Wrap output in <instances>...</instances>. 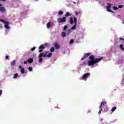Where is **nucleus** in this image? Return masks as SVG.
Instances as JSON below:
<instances>
[{
    "label": "nucleus",
    "mask_w": 124,
    "mask_h": 124,
    "mask_svg": "<svg viewBox=\"0 0 124 124\" xmlns=\"http://www.w3.org/2000/svg\"><path fill=\"white\" fill-rule=\"evenodd\" d=\"M103 57H100V58H94V56L93 55H91L89 57V60L90 61H88L87 65L88 66H91V65H93L95 64V63H97V62H99L102 60H103Z\"/></svg>",
    "instance_id": "1"
},
{
    "label": "nucleus",
    "mask_w": 124,
    "mask_h": 124,
    "mask_svg": "<svg viewBox=\"0 0 124 124\" xmlns=\"http://www.w3.org/2000/svg\"><path fill=\"white\" fill-rule=\"evenodd\" d=\"M47 55H48V52L45 51L44 53H41L38 55L39 59V62H43V58H46L47 57Z\"/></svg>",
    "instance_id": "2"
},
{
    "label": "nucleus",
    "mask_w": 124,
    "mask_h": 124,
    "mask_svg": "<svg viewBox=\"0 0 124 124\" xmlns=\"http://www.w3.org/2000/svg\"><path fill=\"white\" fill-rule=\"evenodd\" d=\"M58 23H65L66 22V17L63 16L62 18H59L57 19Z\"/></svg>",
    "instance_id": "3"
},
{
    "label": "nucleus",
    "mask_w": 124,
    "mask_h": 124,
    "mask_svg": "<svg viewBox=\"0 0 124 124\" xmlns=\"http://www.w3.org/2000/svg\"><path fill=\"white\" fill-rule=\"evenodd\" d=\"M89 76H91V74L90 73H87L84 74L83 76L82 77V80H85V81H86L87 78H88Z\"/></svg>",
    "instance_id": "4"
},
{
    "label": "nucleus",
    "mask_w": 124,
    "mask_h": 124,
    "mask_svg": "<svg viewBox=\"0 0 124 124\" xmlns=\"http://www.w3.org/2000/svg\"><path fill=\"white\" fill-rule=\"evenodd\" d=\"M74 21L75 25L71 27L72 30H76V26L77 25V18L76 17H74Z\"/></svg>",
    "instance_id": "5"
},
{
    "label": "nucleus",
    "mask_w": 124,
    "mask_h": 124,
    "mask_svg": "<svg viewBox=\"0 0 124 124\" xmlns=\"http://www.w3.org/2000/svg\"><path fill=\"white\" fill-rule=\"evenodd\" d=\"M111 5H112V4L108 3V6L106 7L107 10L108 12H112V13H114V12L110 9L111 8Z\"/></svg>",
    "instance_id": "6"
},
{
    "label": "nucleus",
    "mask_w": 124,
    "mask_h": 124,
    "mask_svg": "<svg viewBox=\"0 0 124 124\" xmlns=\"http://www.w3.org/2000/svg\"><path fill=\"white\" fill-rule=\"evenodd\" d=\"M39 53H42L43 52V49H45V46L44 45H42L39 47Z\"/></svg>",
    "instance_id": "7"
},
{
    "label": "nucleus",
    "mask_w": 124,
    "mask_h": 124,
    "mask_svg": "<svg viewBox=\"0 0 124 124\" xmlns=\"http://www.w3.org/2000/svg\"><path fill=\"white\" fill-rule=\"evenodd\" d=\"M1 6H2V4L0 3V12H4V13H5V12H6L5 8H4V7H1Z\"/></svg>",
    "instance_id": "8"
},
{
    "label": "nucleus",
    "mask_w": 124,
    "mask_h": 124,
    "mask_svg": "<svg viewBox=\"0 0 124 124\" xmlns=\"http://www.w3.org/2000/svg\"><path fill=\"white\" fill-rule=\"evenodd\" d=\"M4 28L5 29H7V30H9V29H10V27H9V26H8V25H9V24H10L8 21H6L4 22Z\"/></svg>",
    "instance_id": "9"
},
{
    "label": "nucleus",
    "mask_w": 124,
    "mask_h": 124,
    "mask_svg": "<svg viewBox=\"0 0 124 124\" xmlns=\"http://www.w3.org/2000/svg\"><path fill=\"white\" fill-rule=\"evenodd\" d=\"M54 47L55 48V49L57 50V49H60V46L59 45V44H58V43H55V44H54Z\"/></svg>",
    "instance_id": "10"
},
{
    "label": "nucleus",
    "mask_w": 124,
    "mask_h": 124,
    "mask_svg": "<svg viewBox=\"0 0 124 124\" xmlns=\"http://www.w3.org/2000/svg\"><path fill=\"white\" fill-rule=\"evenodd\" d=\"M28 63H32V62H33V59H32V58H30V59L28 60Z\"/></svg>",
    "instance_id": "11"
},
{
    "label": "nucleus",
    "mask_w": 124,
    "mask_h": 124,
    "mask_svg": "<svg viewBox=\"0 0 124 124\" xmlns=\"http://www.w3.org/2000/svg\"><path fill=\"white\" fill-rule=\"evenodd\" d=\"M70 24L71 25H72L74 23V20H73V18L70 17V20H69Z\"/></svg>",
    "instance_id": "12"
},
{
    "label": "nucleus",
    "mask_w": 124,
    "mask_h": 124,
    "mask_svg": "<svg viewBox=\"0 0 124 124\" xmlns=\"http://www.w3.org/2000/svg\"><path fill=\"white\" fill-rule=\"evenodd\" d=\"M89 56H91V53H87L85 54H84V57L86 59V58H88Z\"/></svg>",
    "instance_id": "13"
},
{
    "label": "nucleus",
    "mask_w": 124,
    "mask_h": 124,
    "mask_svg": "<svg viewBox=\"0 0 124 124\" xmlns=\"http://www.w3.org/2000/svg\"><path fill=\"white\" fill-rule=\"evenodd\" d=\"M62 37H65L66 36V33L65 32H62L61 34Z\"/></svg>",
    "instance_id": "14"
},
{
    "label": "nucleus",
    "mask_w": 124,
    "mask_h": 124,
    "mask_svg": "<svg viewBox=\"0 0 124 124\" xmlns=\"http://www.w3.org/2000/svg\"><path fill=\"white\" fill-rule=\"evenodd\" d=\"M46 27L47 29H49L50 27H51V22H49L46 24Z\"/></svg>",
    "instance_id": "15"
},
{
    "label": "nucleus",
    "mask_w": 124,
    "mask_h": 124,
    "mask_svg": "<svg viewBox=\"0 0 124 124\" xmlns=\"http://www.w3.org/2000/svg\"><path fill=\"white\" fill-rule=\"evenodd\" d=\"M68 16H71V14H70L69 12H67L65 15V16L68 17Z\"/></svg>",
    "instance_id": "16"
},
{
    "label": "nucleus",
    "mask_w": 124,
    "mask_h": 124,
    "mask_svg": "<svg viewBox=\"0 0 124 124\" xmlns=\"http://www.w3.org/2000/svg\"><path fill=\"white\" fill-rule=\"evenodd\" d=\"M20 72L22 73V74H25V69L24 68L21 69Z\"/></svg>",
    "instance_id": "17"
},
{
    "label": "nucleus",
    "mask_w": 124,
    "mask_h": 124,
    "mask_svg": "<svg viewBox=\"0 0 124 124\" xmlns=\"http://www.w3.org/2000/svg\"><path fill=\"white\" fill-rule=\"evenodd\" d=\"M120 47L121 50H122V51H124V46H123V44H121L120 45Z\"/></svg>",
    "instance_id": "18"
},
{
    "label": "nucleus",
    "mask_w": 124,
    "mask_h": 124,
    "mask_svg": "<svg viewBox=\"0 0 124 124\" xmlns=\"http://www.w3.org/2000/svg\"><path fill=\"white\" fill-rule=\"evenodd\" d=\"M46 57H47V58H51V57H52V53L50 52L47 55L46 54Z\"/></svg>",
    "instance_id": "19"
},
{
    "label": "nucleus",
    "mask_w": 124,
    "mask_h": 124,
    "mask_svg": "<svg viewBox=\"0 0 124 124\" xmlns=\"http://www.w3.org/2000/svg\"><path fill=\"white\" fill-rule=\"evenodd\" d=\"M18 77V73H16L14 75L13 78L14 79H15V78H17Z\"/></svg>",
    "instance_id": "20"
},
{
    "label": "nucleus",
    "mask_w": 124,
    "mask_h": 124,
    "mask_svg": "<svg viewBox=\"0 0 124 124\" xmlns=\"http://www.w3.org/2000/svg\"><path fill=\"white\" fill-rule=\"evenodd\" d=\"M58 14H59V15H62V14H63V12L62 11H60L58 12Z\"/></svg>",
    "instance_id": "21"
},
{
    "label": "nucleus",
    "mask_w": 124,
    "mask_h": 124,
    "mask_svg": "<svg viewBox=\"0 0 124 124\" xmlns=\"http://www.w3.org/2000/svg\"><path fill=\"white\" fill-rule=\"evenodd\" d=\"M16 63V61L15 60H14L12 62H11V65H14Z\"/></svg>",
    "instance_id": "22"
},
{
    "label": "nucleus",
    "mask_w": 124,
    "mask_h": 124,
    "mask_svg": "<svg viewBox=\"0 0 124 124\" xmlns=\"http://www.w3.org/2000/svg\"><path fill=\"white\" fill-rule=\"evenodd\" d=\"M116 109H117V107H113L112 109H111V111L112 112H114L115 111V110H116Z\"/></svg>",
    "instance_id": "23"
},
{
    "label": "nucleus",
    "mask_w": 124,
    "mask_h": 124,
    "mask_svg": "<svg viewBox=\"0 0 124 124\" xmlns=\"http://www.w3.org/2000/svg\"><path fill=\"white\" fill-rule=\"evenodd\" d=\"M74 43V40L73 39H71L70 41L69 44H73Z\"/></svg>",
    "instance_id": "24"
},
{
    "label": "nucleus",
    "mask_w": 124,
    "mask_h": 124,
    "mask_svg": "<svg viewBox=\"0 0 124 124\" xmlns=\"http://www.w3.org/2000/svg\"><path fill=\"white\" fill-rule=\"evenodd\" d=\"M50 52H54V51H55V48H54V47H51L50 49Z\"/></svg>",
    "instance_id": "25"
},
{
    "label": "nucleus",
    "mask_w": 124,
    "mask_h": 124,
    "mask_svg": "<svg viewBox=\"0 0 124 124\" xmlns=\"http://www.w3.org/2000/svg\"><path fill=\"white\" fill-rule=\"evenodd\" d=\"M66 29H67V26L66 25L64 26L63 30L65 31Z\"/></svg>",
    "instance_id": "26"
},
{
    "label": "nucleus",
    "mask_w": 124,
    "mask_h": 124,
    "mask_svg": "<svg viewBox=\"0 0 124 124\" xmlns=\"http://www.w3.org/2000/svg\"><path fill=\"white\" fill-rule=\"evenodd\" d=\"M113 8L115 10H117L119 9V8H118V7H116V6H113Z\"/></svg>",
    "instance_id": "27"
},
{
    "label": "nucleus",
    "mask_w": 124,
    "mask_h": 124,
    "mask_svg": "<svg viewBox=\"0 0 124 124\" xmlns=\"http://www.w3.org/2000/svg\"><path fill=\"white\" fill-rule=\"evenodd\" d=\"M28 70H29L30 71H32V67H29V68H28Z\"/></svg>",
    "instance_id": "28"
},
{
    "label": "nucleus",
    "mask_w": 124,
    "mask_h": 124,
    "mask_svg": "<svg viewBox=\"0 0 124 124\" xmlns=\"http://www.w3.org/2000/svg\"><path fill=\"white\" fill-rule=\"evenodd\" d=\"M5 59L7 60L8 61H9V56L8 55H6L5 57Z\"/></svg>",
    "instance_id": "29"
},
{
    "label": "nucleus",
    "mask_w": 124,
    "mask_h": 124,
    "mask_svg": "<svg viewBox=\"0 0 124 124\" xmlns=\"http://www.w3.org/2000/svg\"><path fill=\"white\" fill-rule=\"evenodd\" d=\"M118 7H119V8H123V7H124V5H118Z\"/></svg>",
    "instance_id": "30"
},
{
    "label": "nucleus",
    "mask_w": 124,
    "mask_h": 124,
    "mask_svg": "<svg viewBox=\"0 0 124 124\" xmlns=\"http://www.w3.org/2000/svg\"><path fill=\"white\" fill-rule=\"evenodd\" d=\"M101 105H105V104H106V103H105V102H102L101 103Z\"/></svg>",
    "instance_id": "31"
},
{
    "label": "nucleus",
    "mask_w": 124,
    "mask_h": 124,
    "mask_svg": "<svg viewBox=\"0 0 124 124\" xmlns=\"http://www.w3.org/2000/svg\"><path fill=\"white\" fill-rule=\"evenodd\" d=\"M101 111H102V108H101L100 110L98 112L99 115H100L101 114Z\"/></svg>",
    "instance_id": "32"
},
{
    "label": "nucleus",
    "mask_w": 124,
    "mask_h": 124,
    "mask_svg": "<svg viewBox=\"0 0 124 124\" xmlns=\"http://www.w3.org/2000/svg\"><path fill=\"white\" fill-rule=\"evenodd\" d=\"M0 22H2V23H4L5 22H6V21H4V20H3L2 19H0Z\"/></svg>",
    "instance_id": "33"
},
{
    "label": "nucleus",
    "mask_w": 124,
    "mask_h": 124,
    "mask_svg": "<svg viewBox=\"0 0 124 124\" xmlns=\"http://www.w3.org/2000/svg\"><path fill=\"white\" fill-rule=\"evenodd\" d=\"M34 50H35V46L33 47L31 49V51H34Z\"/></svg>",
    "instance_id": "34"
},
{
    "label": "nucleus",
    "mask_w": 124,
    "mask_h": 124,
    "mask_svg": "<svg viewBox=\"0 0 124 124\" xmlns=\"http://www.w3.org/2000/svg\"><path fill=\"white\" fill-rule=\"evenodd\" d=\"M82 65H87V62H83L82 63Z\"/></svg>",
    "instance_id": "35"
},
{
    "label": "nucleus",
    "mask_w": 124,
    "mask_h": 124,
    "mask_svg": "<svg viewBox=\"0 0 124 124\" xmlns=\"http://www.w3.org/2000/svg\"><path fill=\"white\" fill-rule=\"evenodd\" d=\"M75 15H79V13H78V12H75Z\"/></svg>",
    "instance_id": "36"
},
{
    "label": "nucleus",
    "mask_w": 124,
    "mask_h": 124,
    "mask_svg": "<svg viewBox=\"0 0 124 124\" xmlns=\"http://www.w3.org/2000/svg\"><path fill=\"white\" fill-rule=\"evenodd\" d=\"M28 61H24V62H23V63H24V64H27V63H28Z\"/></svg>",
    "instance_id": "37"
},
{
    "label": "nucleus",
    "mask_w": 124,
    "mask_h": 124,
    "mask_svg": "<svg viewBox=\"0 0 124 124\" xmlns=\"http://www.w3.org/2000/svg\"><path fill=\"white\" fill-rule=\"evenodd\" d=\"M85 59H86L85 58V56H83V57H82L81 60V61H84V60H85Z\"/></svg>",
    "instance_id": "38"
},
{
    "label": "nucleus",
    "mask_w": 124,
    "mask_h": 124,
    "mask_svg": "<svg viewBox=\"0 0 124 124\" xmlns=\"http://www.w3.org/2000/svg\"><path fill=\"white\" fill-rule=\"evenodd\" d=\"M19 68H20V69H22V68H23L21 65H20L19 66Z\"/></svg>",
    "instance_id": "39"
},
{
    "label": "nucleus",
    "mask_w": 124,
    "mask_h": 124,
    "mask_svg": "<svg viewBox=\"0 0 124 124\" xmlns=\"http://www.w3.org/2000/svg\"><path fill=\"white\" fill-rule=\"evenodd\" d=\"M1 93H2V90H0V95H1Z\"/></svg>",
    "instance_id": "40"
},
{
    "label": "nucleus",
    "mask_w": 124,
    "mask_h": 124,
    "mask_svg": "<svg viewBox=\"0 0 124 124\" xmlns=\"http://www.w3.org/2000/svg\"><path fill=\"white\" fill-rule=\"evenodd\" d=\"M0 29H2V24H0Z\"/></svg>",
    "instance_id": "41"
},
{
    "label": "nucleus",
    "mask_w": 124,
    "mask_h": 124,
    "mask_svg": "<svg viewBox=\"0 0 124 124\" xmlns=\"http://www.w3.org/2000/svg\"><path fill=\"white\" fill-rule=\"evenodd\" d=\"M119 39L120 40H123V41H124V38H120Z\"/></svg>",
    "instance_id": "42"
},
{
    "label": "nucleus",
    "mask_w": 124,
    "mask_h": 124,
    "mask_svg": "<svg viewBox=\"0 0 124 124\" xmlns=\"http://www.w3.org/2000/svg\"><path fill=\"white\" fill-rule=\"evenodd\" d=\"M102 107V105H101V104L100 106H99V109H101V108Z\"/></svg>",
    "instance_id": "43"
},
{
    "label": "nucleus",
    "mask_w": 124,
    "mask_h": 124,
    "mask_svg": "<svg viewBox=\"0 0 124 124\" xmlns=\"http://www.w3.org/2000/svg\"><path fill=\"white\" fill-rule=\"evenodd\" d=\"M1 0V1H6V0Z\"/></svg>",
    "instance_id": "44"
},
{
    "label": "nucleus",
    "mask_w": 124,
    "mask_h": 124,
    "mask_svg": "<svg viewBox=\"0 0 124 124\" xmlns=\"http://www.w3.org/2000/svg\"><path fill=\"white\" fill-rule=\"evenodd\" d=\"M74 4H76V3L75 2H73Z\"/></svg>",
    "instance_id": "45"
}]
</instances>
